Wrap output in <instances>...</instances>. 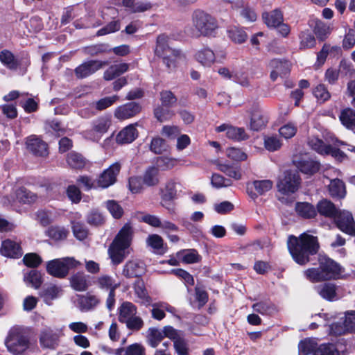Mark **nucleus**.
<instances>
[{
  "label": "nucleus",
  "mask_w": 355,
  "mask_h": 355,
  "mask_svg": "<svg viewBox=\"0 0 355 355\" xmlns=\"http://www.w3.org/2000/svg\"><path fill=\"white\" fill-rule=\"evenodd\" d=\"M287 245L293 259L300 265L309 262V256L316 254L319 249L317 237L306 233L302 234L298 238L290 236Z\"/></svg>",
  "instance_id": "1"
},
{
  "label": "nucleus",
  "mask_w": 355,
  "mask_h": 355,
  "mask_svg": "<svg viewBox=\"0 0 355 355\" xmlns=\"http://www.w3.org/2000/svg\"><path fill=\"white\" fill-rule=\"evenodd\" d=\"M132 239V230L128 224H125L115 236L108 249V254L112 262L118 265L128 254V248Z\"/></svg>",
  "instance_id": "2"
},
{
  "label": "nucleus",
  "mask_w": 355,
  "mask_h": 355,
  "mask_svg": "<svg viewBox=\"0 0 355 355\" xmlns=\"http://www.w3.org/2000/svg\"><path fill=\"white\" fill-rule=\"evenodd\" d=\"M340 273V266L326 257H320L318 268H309L304 271L305 277L311 282L337 279Z\"/></svg>",
  "instance_id": "3"
},
{
  "label": "nucleus",
  "mask_w": 355,
  "mask_h": 355,
  "mask_svg": "<svg viewBox=\"0 0 355 355\" xmlns=\"http://www.w3.org/2000/svg\"><path fill=\"white\" fill-rule=\"evenodd\" d=\"M169 38L166 35H159L156 40L155 54L162 58L163 62L171 69L176 67L180 62H184L186 56L180 50L174 49L169 45Z\"/></svg>",
  "instance_id": "4"
},
{
  "label": "nucleus",
  "mask_w": 355,
  "mask_h": 355,
  "mask_svg": "<svg viewBox=\"0 0 355 355\" xmlns=\"http://www.w3.org/2000/svg\"><path fill=\"white\" fill-rule=\"evenodd\" d=\"M5 344L8 351L13 355H22L32 346L26 329L21 327H14L9 331Z\"/></svg>",
  "instance_id": "5"
},
{
  "label": "nucleus",
  "mask_w": 355,
  "mask_h": 355,
  "mask_svg": "<svg viewBox=\"0 0 355 355\" xmlns=\"http://www.w3.org/2000/svg\"><path fill=\"white\" fill-rule=\"evenodd\" d=\"M192 23L198 32L203 36H214L218 28L217 20L210 14L198 9L193 11Z\"/></svg>",
  "instance_id": "6"
},
{
  "label": "nucleus",
  "mask_w": 355,
  "mask_h": 355,
  "mask_svg": "<svg viewBox=\"0 0 355 355\" xmlns=\"http://www.w3.org/2000/svg\"><path fill=\"white\" fill-rule=\"evenodd\" d=\"M80 265L81 263L73 257L55 259L47 263L46 270L53 277L63 278L68 275L69 270L77 268Z\"/></svg>",
  "instance_id": "7"
},
{
  "label": "nucleus",
  "mask_w": 355,
  "mask_h": 355,
  "mask_svg": "<svg viewBox=\"0 0 355 355\" xmlns=\"http://www.w3.org/2000/svg\"><path fill=\"white\" fill-rule=\"evenodd\" d=\"M111 125L110 117L103 116L94 120L89 130L84 132L83 135L87 139L98 141L102 136L107 132Z\"/></svg>",
  "instance_id": "8"
},
{
  "label": "nucleus",
  "mask_w": 355,
  "mask_h": 355,
  "mask_svg": "<svg viewBox=\"0 0 355 355\" xmlns=\"http://www.w3.org/2000/svg\"><path fill=\"white\" fill-rule=\"evenodd\" d=\"M300 184V178L297 173L286 171L279 178L277 187L280 193L289 195L298 189Z\"/></svg>",
  "instance_id": "9"
},
{
  "label": "nucleus",
  "mask_w": 355,
  "mask_h": 355,
  "mask_svg": "<svg viewBox=\"0 0 355 355\" xmlns=\"http://www.w3.org/2000/svg\"><path fill=\"white\" fill-rule=\"evenodd\" d=\"M121 170V164L115 162L108 168L103 171L96 179L97 187L101 189H106L113 185L116 181V177Z\"/></svg>",
  "instance_id": "10"
},
{
  "label": "nucleus",
  "mask_w": 355,
  "mask_h": 355,
  "mask_svg": "<svg viewBox=\"0 0 355 355\" xmlns=\"http://www.w3.org/2000/svg\"><path fill=\"white\" fill-rule=\"evenodd\" d=\"M293 162L302 173L306 175H313L320 168V164L306 154L295 155Z\"/></svg>",
  "instance_id": "11"
},
{
  "label": "nucleus",
  "mask_w": 355,
  "mask_h": 355,
  "mask_svg": "<svg viewBox=\"0 0 355 355\" xmlns=\"http://www.w3.org/2000/svg\"><path fill=\"white\" fill-rule=\"evenodd\" d=\"M107 64V61L88 60L84 62L75 69V75L78 78H85Z\"/></svg>",
  "instance_id": "12"
},
{
  "label": "nucleus",
  "mask_w": 355,
  "mask_h": 355,
  "mask_svg": "<svg viewBox=\"0 0 355 355\" xmlns=\"http://www.w3.org/2000/svg\"><path fill=\"white\" fill-rule=\"evenodd\" d=\"M334 218L337 227L342 232L355 236V222L351 213L346 211H339L336 218Z\"/></svg>",
  "instance_id": "13"
},
{
  "label": "nucleus",
  "mask_w": 355,
  "mask_h": 355,
  "mask_svg": "<svg viewBox=\"0 0 355 355\" xmlns=\"http://www.w3.org/2000/svg\"><path fill=\"white\" fill-rule=\"evenodd\" d=\"M25 144L27 150L36 156L46 157L49 154L47 144L36 135L28 137Z\"/></svg>",
  "instance_id": "14"
},
{
  "label": "nucleus",
  "mask_w": 355,
  "mask_h": 355,
  "mask_svg": "<svg viewBox=\"0 0 355 355\" xmlns=\"http://www.w3.org/2000/svg\"><path fill=\"white\" fill-rule=\"evenodd\" d=\"M273 187V182L270 180H254L247 185V193L253 200L258 196L263 195Z\"/></svg>",
  "instance_id": "15"
},
{
  "label": "nucleus",
  "mask_w": 355,
  "mask_h": 355,
  "mask_svg": "<svg viewBox=\"0 0 355 355\" xmlns=\"http://www.w3.org/2000/svg\"><path fill=\"white\" fill-rule=\"evenodd\" d=\"M195 60L204 67L209 68L216 62L214 51L208 46L198 49L194 54Z\"/></svg>",
  "instance_id": "16"
},
{
  "label": "nucleus",
  "mask_w": 355,
  "mask_h": 355,
  "mask_svg": "<svg viewBox=\"0 0 355 355\" xmlns=\"http://www.w3.org/2000/svg\"><path fill=\"white\" fill-rule=\"evenodd\" d=\"M141 111L140 104L132 102L118 107L114 112V116L119 120H125L135 116Z\"/></svg>",
  "instance_id": "17"
},
{
  "label": "nucleus",
  "mask_w": 355,
  "mask_h": 355,
  "mask_svg": "<svg viewBox=\"0 0 355 355\" xmlns=\"http://www.w3.org/2000/svg\"><path fill=\"white\" fill-rule=\"evenodd\" d=\"M218 132H225L226 136L235 141L245 140L248 138L244 128L232 126L227 123H223L216 128Z\"/></svg>",
  "instance_id": "18"
},
{
  "label": "nucleus",
  "mask_w": 355,
  "mask_h": 355,
  "mask_svg": "<svg viewBox=\"0 0 355 355\" xmlns=\"http://www.w3.org/2000/svg\"><path fill=\"white\" fill-rule=\"evenodd\" d=\"M145 264L139 260H130L123 267V275L128 278L138 277L145 273Z\"/></svg>",
  "instance_id": "19"
},
{
  "label": "nucleus",
  "mask_w": 355,
  "mask_h": 355,
  "mask_svg": "<svg viewBox=\"0 0 355 355\" xmlns=\"http://www.w3.org/2000/svg\"><path fill=\"white\" fill-rule=\"evenodd\" d=\"M317 293L328 301L338 300L340 296L338 294V288L331 283H325L315 287Z\"/></svg>",
  "instance_id": "20"
},
{
  "label": "nucleus",
  "mask_w": 355,
  "mask_h": 355,
  "mask_svg": "<svg viewBox=\"0 0 355 355\" xmlns=\"http://www.w3.org/2000/svg\"><path fill=\"white\" fill-rule=\"evenodd\" d=\"M94 284L99 289L108 293L115 291L121 284L115 278L108 275H102L98 277Z\"/></svg>",
  "instance_id": "21"
},
{
  "label": "nucleus",
  "mask_w": 355,
  "mask_h": 355,
  "mask_svg": "<svg viewBox=\"0 0 355 355\" xmlns=\"http://www.w3.org/2000/svg\"><path fill=\"white\" fill-rule=\"evenodd\" d=\"M165 311L176 315V309L165 302H159L152 304V317L157 320H161L165 318Z\"/></svg>",
  "instance_id": "22"
},
{
  "label": "nucleus",
  "mask_w": 355,
  "mask_h": 355,
  "mask_svg": "<svg viewBox=\"0 0 355 355\" xmlns=\"http://www.w3.org/2000/svg\"><path fill=\"white\" fill-rule=\"evenodd\" d=\"M1 252L3 256L17 258L22 255V250L19 243L10 239L2 242Z\"/></svg>",
  "instance_id": "23"
},
{
  "label": "nucleus",
  "mask_w": 355,
  "mask_h": 355,
  "mask_svg": "<svg viewBox=\"0 0 355 355\" xmlns=\"http://www.w3.org/2000/svg\"><path fill=\"white\" fill-rule=\"evenodd\" d=\"M138 136V132L134 125H129L122 129L116 135V140L119 144L132 143Z\"/></svg>",
  "instance_id": "24"
},
{
  "label": "nucleus",
  "mask_w": 355,
  "mask_h": 355,
  "mask_svg": "<svg viewBox=\"0 0 355 355\" xmlns=\"http://www.w3.org/2000/svg\"><path fill=\"white\" fill-rule=\"evenodd\" d=\"M100 303V300L94 295L87 294L79 295L77 305L82 311H89L96 308Z\"/></svg>",
  "instance_id": "25"
},
{
  "label": "nucleus",
  "mask_w": 355,
  "mask_h": 355,
  "mask_svg": "<svg viewBox=\"0 0 355 355\" xmlns=\"http://www.w3.org/2000/svg\"><path fill=\"white\" fill-rule=\"evenodd\" d=\"M60 334L49 328L44 329L40 334V344L44 347L53 348L58 343Z\"/></svg>",
  "instance_id": "26"
},
{
  "label": "nucleus",
  "mask_w": 355,
  "mask_h": 355,
  "mask_svg": "<svg viewBox=\"0 0 355 355\" xmlns=\"http://www.w3.org/2000/svg\"><path fill=\"white\" fill-rule=\"evenodd\" d=\"M351 70V64L345 60H342L339 65V69L330 68L328 69L324 74V79L329 84L334 85L338 78L339 72L347 73Z\"/></svg>",
  "instance_id": "27"
},
{
  "label": "nucleus",
  "mask_w": 355,
  "mask_h": 355,
  "mask_svg": "<svg viewBox=\"0 0 355 355\" xmlns=\"http://www.w3.org/2000/svg\"><path fill=\"white\" fill-rule=\"evenodd\" d=\"M262 19L268 28H275L283 21V13L279 9L265 12L262 14Z\"/></svg>",
  "instance_id": "28"
},
{
  "label": "nucleus",
  "mask_w": 355,
  "mask_h": 355,
  "mask_svg": "<svg viewBox=\"0 0 355 355\" xmlns=\"http://www.w3.org/2000/svg\"><path fill=\"white\" fill-rule=\"evenodd\" d=\"M226 33L229 40L234 44H243L248 39V34L245 31L243 28L236 26H228Z\"/></svg>",
  "instance_id": "29"
},
{
  "label": "nucleus",
  "mask_w": 355,
  "mask_h": 355,
  "mask_svg": "<svg viewBox=\"0 0 355 355\" xmlns=\"http://www.w3.org/2000/svg\"><path fill=\"white\" fill-rule=\"evenodd\" d=\"M133 288L135 291V294L138 298L137 302L145 304L148 305L150 303V297L146 289L144 282L142 279H137L135 281Z\"/></svg>",
  "instance_id": "30"
},
{
  "label": "nucleus",
  "mask_w": 355,
  "mask_h": 355,
  "mask_svg": "<svg viewBox=\"0 0 355 355\" xmlns=\"http://www.w3.org/2000/svg\"><path fill=\"white\" fill-rule=\"evenodd\" d=\"M268 121V116L261 111L257 110L251 116L250 126L252 130L259 131L266 125Z\"/></svg>",
  "instance_id": "31"
},
{
  "label": "nucleus",
  "mask_w": 355,
  "mask_h": 355,
  "mask_svg": "<svg viewBox=\"0 0 355 355\" xmlns=\"http://www.w3.org/2000/svg\"><path fill=\"white\" fill-rule=\"evenodd\" d=\"M129 65L127 63H120L110 66L103 74L106 80H111L117 76L124 73L128 70Z\"/></svg>",
  "instance_id": "32"
},
{
  "label": "nucleus",
  "mask_w": 355,
  "mask_h": 355,
  "mask_svg": "<svg viewBox=\"0 0 355 355\" xmlns=\"http://www.w3.org/2000/svg\"><path fill=\"white\" fill-rule=\"evenodd\" d=\"M137 307L130 302L122 303L119 309V320L121 322H126L128 319L135 315Z\"/></svg>",
  "instance_id": "33"
},
{
  "label": "nucleus",
  "mask_w": 355,
  "mask_h": 355,
  "mask_svg": "<svg viewBox=\"0 0 355 355\" xmlns=\"http://www.w3.org/2000/svg\"><path fill=\"white\" fill-rule=\"evenodd\" d=\"M318 211L323 216L330 218H336L338 210L335 205L329 200H322L318 203Z\"/></svg>",
  "instance_id": "34"
},
{
  "label": "nucleus",
  "mask_w": 355,
  "mask_h": 355,
  "mask_svg": "<svg viewBox=\"0 0 355 355\" xmlns=\"http://www.w3.org/2000/svg\"><path fill=\"white\" fill-rule=\"evenodd\" d=\"M177 257L185 263H194L200 261L201 257L194 249L180 250L177 253Z\"/></svg>",
  "instance_id": "35"
},
{
  "label": "nucleus",
  "mask_w": 355,
  "mask_h": 355,
  "mask_svg": "<svg viewBox=\"0 0 355 355\" xmlns=\"http://www.w3.org/2000/svg\"><path fill=\"white\" fill-rule=\"evenodd\" d=\"M71 286L77 291H85L89 287L87 276L82 272H77L70 278Z\"/></svg>",
  "instance_id": "36"
},
{
  "label": "nucleus",
  "mask_w": 355,
  "mask_h": 355,
  "mask_svg": "<svg viewBox=\"0 0 355 355\" xmlns=\"http://www.w3.org/2000/svg\"><path fill=\"white\" fill-rule=\"evenodd\" d=\"M329 191L334 198H343L345 196V187L339 179L332 180L329 185Z\"/></svg>",
  "instance_id": "37"
},
{
  "label": "nucleus",
  "mask_w": 355,
  "mask_h": 355,
  "mask_svg": "<svg viewBox=\"0 0 355 355\" xmlns=\"http://www.w3.org/2000/svg\"><path fill=\"white\" fill-rule=\"evenodd\" d=\"M67 163L71 168L81 169L85 166L87 161L82 155L71 152L67 155Z\"/></svg>",
  "instance_id": "38"
},
{
  "label": "nucleus",
  "mask_w": 355,
  "mask_h": 355,
  "mask_svg": "<svg viewBox=\"0 0 355 355\" xmlns=\"http://www.w3.org/2000/svg\"><path fill=\"white\" fill-rule=\"evenodd\" d=\"M342 124L348 129L355 128V111L346 108L341 111L339 116Z\"/></svg>",
  "instance_id": "39"
},
{
  "label": "nucleus",
  "mask_w": 355,
  "mask_h": 355,
  "mask_svg": "<svg viewBox=\"0 0 355 355\" xmlns=\"http://www.w3.org/2000/svg\"><path fill=\"white\" fill-rule=\"evenodd\" d=\"M216 166L219 171L236 180H240L242 177L240 168L238 167L220 162H218Z\"/></svg>",
  "instance_id": "40"
},
{
  "label": "nucleus",
  "mask_w": 355,
  "mask_h": 355,
  "mask_svg": "<svg viewBox=\"0 0 355 355\" xmlns=\"http://www.w3.org/2000/svg\"><path fill=\"white\" fill-rule=\"evenodd\" d=\"M263 144L265 148L270 152L277 151L282 146L281 139L275 135L264 136Z\"/></svg>",
  "instance_id": "41"
},
{
  "label": "nucleus",
  "mask_w": 355,
  "mask_h": 355,
  "mask_svg": "<svg viewBox=\"0 0 355 355\" xmlns=\"http://www.w3.org/2000/svg\"><path fill=\"white\" fill-rule=\"evenodd\" d=\"M143 182L148 187H153L159 183V170L155 167H150L146 170L143 176Z\"/></svg>",
  "instance_id": "42"
},
{
  "label": "nucleus",
  "mask_w": 355,
  "mask_h": 355,
  "mask_svg": "<svg viewBox=\"0 0 355 355\" xmlns=\"http://www.w3.org/2000/svg\"><path fill=\"white\" fill-rule=\"evenodd\" d=\"M177 196L176 183L173 180L167 182L164 188L161 190V199L173 200Z\"/></svg>",
  "instance_id": "43"
},
{
  "label": "nucleus",
  "mask_w": 355,
  "mask_h": 355,
  "mask_svg": "<svg viewBox=\"0 0 355 355\" xmlns=\"http://www.w3.org/2000/svg\"><path fill=\"white\" fill-rule=\"evenodd\" d=\"M297 213L303 218H310L316 215V211L313 205L308 202H298L296 204Z\"/></svg>",
  "instance_id": "44"
},
{
  "label": "nucleus",
  "mask_w": 355,
  "mask_h": 355,
  "mask_svg": "<svg viewBox=\"0 0 355 355\" xmlns=\"http://www.w3.org/2000/svg\"><path fill=\"white\" fill-rule=\"evenodd\" d=\"M164 338L162 330L150 328L148 331L147 343L153 348L157 347Z\"/></svg>",
  "instance_id": "45"
},
{
  "label": "nucleus",
  "mask_w": 355,
  "mask_h": 355,
  "mask_svg": "<svg viewBox=\"0 0 355 355\" xmlns=\"http://www.w3.org/2000/svg\"><path fill=\"white\" fill-rule=\"evenodd\" d=\"M318 343L313 339L306 338L299 343V351L305 355L315 353L318 348Z\"/></svg>",
  "instance_id": "46"
},
{
  "label": "nucleus",
  "mask_w": 355,
  "mask_h": 355,
  "mask_svg": "<svg viewBox=\"0 0 355 355\" xmlns=\"http://www.w3.org/2000/svg\"><path fill=\"white\" fill-rule=\"evenodd\" d=\"M24 279L27 284L31 285L35 288H38L42 282L41 274L38 271L34 270H32L25 274Z\"/></svg>",
  "instance_id": "47"
},
{
  "label": "nucleus",
  "mask_w": 355,
  "mask_h": 355,
  "mask_svg": "<svg viewBox=\"0 0 355 355\" xmlns=\"http://www.w3.org/2000/svg\"><path fill=\"white\" fill-rule=\"evenodd\" d=\"M16 200L23 203H31L36 200L37 196L24 188H19L15 191Z\"/></svg>",
  "instance_id": "48"
},
{
  "label": "nucleus",
  "mask_w": 355,
  "mask_h": 355,
  "mask_svg": "<svg viewBox=\"0 0 355 355\" xmlns=\"http://www.w3.org/2000/svg\"><path fill=\"white\" fill-rule=\"evenodd\" d=\"M314 33L317 37L320 40H325L331 32V28L329 26L324 22L318 20L315 22L314 27Z\"/></svg>",
  "instance_id": "49"
},
{
  "label": "nucleus",
  "mask_w": 355,
  "mask_h": 355,
  "mask_svg": "<svg viewBox=\"0 0 355 355\" xmlns=\"http://www.w3.org/2000/svg\"><path fill=\"white\" fill-rule=\"evenodd\" d=\"M105 206L114 218H120L123 214V209L119 203L114 200L105 202Z\"/></svg>",
  "instance_id": "50"
},
{
  "label": "nucleus",
  "mask_w": 355,
  "mask_h": 355,
  "mask_svg": "<svg viewBox=\"0 0 355 355\" xmlns=\"http://www.w3.org/2000/svg\"><path fill=\"white\" fill-rule=\"evenodd\" d=\"M308 145L317 153L324 155L329 145L325 144L322 140L317 137H311L308 139Z\"/></svg>",
  "instance_id": "51"
},
{
  "label": "nucleus",
  "mask_w": 355,
  "mask_h": 355,
  "mask_svg": "<svg viewBox=\"0 0 355 355\" xmlns=\"http://www.w3.org/2000/svg\"><path fill=\"white\" fill-rule=\"evenodd\" d=\"M154 115L158 121L163 122L171 119L174 113L169 109V107H164L162 105L155 109Z\"/></svg>",
  "instance_id": "52"
},
{
  "label": "nucleus",
  "mask_w": 355,
  "mask_h": 355,
  "mask_svg": "<svg viewBox=\"0 0 355 355\" xmlns=\"http://www.w3.org/2000/svg\"><path fill=\"white\" fill-rule=\"evenodd\" d=\"M148 245L153 248L158 253L163 254L165 250L163 248L164 241L162 238L157 234L148 236L146 239Z\"/></svg>",
  "instance_id": "53"
},
{
  "label": "nucleus",
  "mask_w": 355,
  "mask_h": 355,
  "mask_svg": "<svg viewBox=\"0 0 355 355\" xmlns=\"http://www.w3.org/2000/svg\"><path fill=\"white\" fill-rule=\"evenodd\" d=\"M329 334L334 336H340L348 334L343 318L338 322H332L329 326Z\"/></svg>",
  "instance_id": "54"
},
{
  "label": "nucleus",
  "mask_w": 355,
  "mask_h": 355,
  "mask_svg": "<svg viewBox=\"0 0 355 355\" xmlns=\"http://www.w3.org/2000/svg\"><path fill=\"white\" fill-rule=\"evenodd\" d=\"M313 94L319 103H324L328 101L331 97L330 93L323 84L318 85L313 89Z\"/></svg>",
  "instance_id": "55"
},
{
  "label": "nucleus",
  "mask_w": 355,
  "mask_h": 355,
  "mask_svg": "<svg viewBox=\"0 0 355 355\" xmlns=\"http://www.w3.org/2000/svg\"><path fill=\"white\" fill-rule=\"evenodd\" d=\"M297 131V125L291 122L284 124L279 129V133L285 139L293 137Z\"/></svg>",
  "instance_id": "56"
},
{
  "label": "nucleus",
  "mask_w": 355,
  "mask_h": 355,
  "mask_svg": "<svg viewBox=\"0 0 355 355\" xmlns=\"http://www.w3.org/2000/svg\"><path fill=\"white\" fill-rule=\"evenodd\" d=\"M47 232L49 237L56 241L66 239L68 234V231L62 227H51Z\"/></svg>",
  "instance_id": "57"
},
{
  "label": "nucleus",
  "mask_w": 355,
  "mask_h": 355,
  "mask_svg": "<svg viewBox=\"0 0 355 355\" xmlns=\"http://www.w3.org/2000/svg\"><path fill=\"white\" fill-rule=\"evenodd\" d=\"M226 155L230 159L236 162L244 161L248 157L245 152L242 151L240 148L234 147L228 148L226 150Z\"/></svg>",
  "instance_id": "58"
},
{
  "label": "nucleus",
  "mask_w": 355,
  "mask_h": 355,
  "mask_svg": "<svg viewBox=\"0 0 355 355\" xmlns=\"http://www.w3.org/2000/svg\"><path fill=\"white\" fill-rule=\"evenodd\" d=\"M211 184L214 187L220 189L230 187L232 184V182L229 179L225 178L221 175L214 173L211 176Z\"/></svg>",
  "instance_id": "59"
},
{
  "label": "nucleus",
  "mask_w": 355,
  "mask_h": 355,
  "mask_svg": "<svg viewBox=\"0 0 355 355\" xmlns=\"http://www.w3.org/2000/svg\"><path fill=\"white\" fill-rule=\"evenodd\" d=\"M233 81L243 87H250L251 86L250 79L248 73L242 70L235 71Z\"/></svg>",
  "instance_id": "60"
},
{
  "label": "nucleus",
  "mask_w": 355,
  "mask_h": 355,
  "mask_svg": "<svg viewBox=\"0 0 355 355\" xmlns=\"http://www.w3.org/2000/svg\"><path fill=\"white\" fill-rule=\"evenodd\" d=\"M110 51L108 45L105 44H99L85 48V53L92 56L109 52Z\"/></svg>",
  "instance_id": "61"
},
{
  "label": "nucleus",
  "mask_w": 355,
  "mask_h": 355,
  "mask_svg": "<svg viewBox=\"0 0 355 355\" xmlns=\"http://www.w3.org/2000/svg\"><path fill=\"white\" fill-rule=\"evenodd\" d=\"M121 28L120 22L118 20L112 21L107 26L99 29L96 35L98 36L105 35L118 31Z\"/></svg>",
  "instance_id": "62"
},
{
  "label": "nucleus",
  "mask_w": 355,
  "mask_h": 355,
  "mask_svg": "<svg viewBox=\"0 0 355 355\" xmlns=\"http://www.w3.org/2000/svg\"><path fill=\"white\" fill-rule=\"evenodd\" d=\"M313 355H339V352L333 344L321 345Z\"/></svg>",
  "instance_id": "63"
},
{
  "label": "nucleus",
  "mask_w": 355,
  "mask_h": 355,
  "mask_svg": "<svg viewBox=\"0 0 355 355\" xmlns=\"http://www.w3.org/2000/svg\"><path fill=\"white\" fill-rule=\"evenodd\" d=\"M348 333L355 334V311H348L343 318Z\"/></svg>",
  "instance_id": "64"
}]
</instances>
